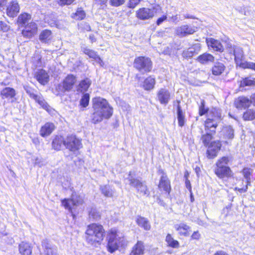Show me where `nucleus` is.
Listing matches in <instances>:
<instances>
[{"instance_id": "obj_1", "label": "nucleus", "mask_w": 255, "mask_h": 255, "mask_svg": "<svg viewBox=\"0 0 255 255\" xmlns=\"http://www.w3.org/2000/svg\"><path fill=\"white\" fill-rule=\"evenodd\" d=\"M203 126L206 132L201 136L203 145L207 147L206 151L207 157L209 159L216 158L222 147L220 140H213L216 134L218 123L213 118L207 117L204 121Z\"/></svg>"}, {"instance_id": "obj_2", "label": "nucleus", "mask_w": 255, "mask_h": 255, "mask_svg": "<svg viewBox=\"0 0 255 255\" xmlns=\"http://www.w3.org/2000/svg\"><path fill=\"white\" fill-rule=\"evenodd\" d=\"M93 109L94 112L91 116V122L97 124L104 119H109L113 113V108L105 99L97 97L93 99Z\"/></svg>"}, {"instance_id": "obj_3", "label": "nucleus", "mask_w": 255, "mask_h": 255, "mask_svg": "<svg viewBox=\"0 0 255 255\" xmlns=\"http://www.w3.org/2000/svg\"><path fill=\"white\" fill-rule=\"evenodd\" d=\"M105 236V230L100 224L93 223L88 225L85 232L87 243L92 246L100 245Z\"/></svg>"}, {"instance_id": "obj_4", "label": "nucleus", "mask_w": 255, "mask_h": 255, "mask_svg": "<svg viewBox=\"0 0 255 255\" xmlns=\"http://www.w3.org/2000/svg\"><path fill=\"white\" fill-rule=\"evenodd\" d=\"M230 158L228 156L220 157L216 162L214 173L220 179L225 180L234 178V173L228 164Z\"/></svg>"}, {"instance_id": "obj_5", "label": "nucleus", "mask_w": 255, "mask_h": 255, "mask_svg": "<svg viewBox=\"0 0 255 255\" xmlns=\"http://www.w3.org/2000/svg\"><path fill=\"white\" fill-rule=\"evenodd\" d=\"M229 53L234 56L235 62L237 66L244 69H249L255 71V63L244 60L245 56L242 48L235 46H231L229 47Z\"/></svg>"}, {"instance_id": "obj_6", "label": "nucleus", "mask_w": 255, "mask_h": 255, "mask_svg": "<svg viewBox=\"0 0 255 255\" xmlns=\"http://www.w3.org/2000/svg\"><path fill=\"white\" fill-rule=\"evenodd\" d=\"M125 243L124 238L120 236L116 229L111 230L107 244V249L109 252L111 253L115 252L119 247L125 246Z\"/></svg>"}, {"instance_id": "obj_7", "label": "nucleus", "mask_w": 255, "mask_h": 255, "mask_svg": "<svg viewBox=\"0 0 255 255\" xmlns=\"http://www.w3.org/2000/svg\"><path fill=\"white\" fill-rule=\"evenodd\" d=\"M133 66L141 73L149 72L152 69V62L148 57L139 56L135 58Z\"/></svg>"}, {"instance_id": "obj_8", "label": "nucleus", "mask_w": 255, "mask_h": 255, "mask_svg": "<svg viewBox=\"0 0 255 255\" xmlns=\"http://www.w3.org/2000/svg\"><path fill=\"white\" fill-rule=\"evenodd\" d=\"M61 203L62 206L65 209H68L69 212L72 213L73 209L83 203V199L81 196L73 193L70 199H64L62 200Z\"/></svg>"}, {"instance_id": "obj_9", "label": "nucleus", "mask_w": 255, "mask_h": 255, "mask_svg": "<svg viewBox=\"0 0 255 255\" xmlns=\"http://www.w3.org/2000/svg\"><path fill=\"white\" fill-rule=\"evenodd\" d=\"M130 175L131 172L129 173L128 177L127 178V179L129 182V185L135 188L138 193L142 195L148 196L149 195V191L145 182L144 181H141L138 179L133 178Z\"/></svg>"}, {"instance_id": "obj_10", "label": "nucleus", "mask_w": 255, "mask_h": 255, "mask_svg": "<svg viewBox=\"0 0 255 255\" xmlns=\"http://www.w3.org/2000/svg\"><path fill=\"white\" fill-rule=\"evenodd\" d=\"M159 10V6L153 7L151 8L143 7L136 11V15L137 17L141 20L148 19L152 18Z\"/></svg>"}, {"instance_id": "obj_11", "label": "nucleus", "mask_w": 255, "mask_h": 255, "mask_svg": "<svg viewBox=\"0 0 255 255\" xmlns=\"http://www.w3.org/2000/svg\"><path fill=\"white\" fill-rule=\"evenodd\" d=\"M65 146L69 150L75 151L82 147V143L75 135H71L65 139Z\"/></svg>"}, {"instance_id": "obj_12", "label": "nucleus", "mask_w": 255, "mask_h": 255, "mask_svg": "<svg viewBox=\"0 0 255 255\" xmlns=\"http://www.w3.org/2000/svg\"><path fill=\"white\" fill-rule=\"evenodd\" d=\"M241 173L246 180V185L243 188H235V190L239 191L241 193L246 192L248 190V186L251 185V176L253 173V169L248 167H244L242 170Z\"/></svg>"}, {"instance_id": "obj_13", "label": "nucleus", "mask_w": 255, "mask_h": 255, "mask_svg": "<svg viewBox=\"0 0 255 255\" xmlns=\"http://www.w3.org/2000/svg\"><path fill=\"white\" fill-rule=\"evenodd\" d=\"M20 10V6L17 0H12L6 6V14L11 17L17 15Z\"/></svg>"}, {"instance_id": "obj_14", "label": "nucleus", "mask_w": 255, "mask_h": 255, "mask_svg": "<svg viewBox=\"0 0 255 255\" xmlns=\"http://www.w3.org/2000/svg\"><path fill=\"white\" fill-rule=\"evenodd\" d=\"M37 31V24L34 22H30L25 25L22 31V34L24 37L30 38L36 34Z\"/></svg>"}, {"instance_id": "obj_15", "label": "nucleus", "mask_w": 255, "mask_h": 255, "mask_svg": "<svg viewBox=\"0 0 255 255\" xmlns=\"http://www.w3.org/2000/svg\"><path fill=\"white\" fill-rule=\"evenodd\" d=\"M251 99L244 96L239 97L234 102L235 107L239 110L247 109L251 106Z\"/></svg>"}, {"instance_id": "obj_16", "label": "nucleus", "mask_w": 255, "mask_h": 255, "mask_svg": "<svg viewBox=\"0 0 255 255\" xmlns=\"http://www.w3.org/2000/svg\"><path fill=\"white\" fill-rule=\"evenodd\" d=\"M206 42L208 47H211L214 51L222 53L224 51V47L221 42L213 38H206Z\"/></svg>"}, {"instance_id": "obj_17", "label": "nucleus", "mask_w": 255, "mask_h": 255, "mask_svg": "<svg viewBox=\"0 0 255 255\" xmlns=\"http://www.w3.org/2000/svg\"><path fill=\"white\" fill-rule=\"evenodd\" d=\"M226 71V66L223 62L216 61L212 66L211 71L213 75L219 76Z\"/></svg>"}, {"instance_id": "obj_18", "label": "nucleus", "mask_w": 255, "mask_h": 255, "mask_svg": "<svg viewBox=\"0 0 255 255\" xmlns=\"http://www.w3.org/2000/svg\"><path fill=\"white\" fill-rule=\"evenodd\" d=\"M157 98L161 104H166L170 98V94L167 89H160L157 92Z\"/></svg>"}, {"instance_id": "obj_19", "label": "nucleus", "mask_w": 255, "mask_h": 255, "mask_svg": "<svg viewBox=\"0 0 255 255\" xmlns=\"http://www.w3.org/2000/svg\"><path fill=\"white\" fill-rule=\"evenodd\" d=\"M29 96L35 100L43 109L49 113L52 114L54 112V110L50 107L42 97L35 94L34 93H29Z\"/></svg>"}, {"instance_id": "obj_20", "label": "nucleus", "mask_w": 255, "mask_h": 255, "mask_svg": "<svg viewBox=\"0 0 255 255\" xmlns=\"http://www.w3.org/2000/svg\"><path fill=\"white\" fill-rule=\"evenodd\" d=\"M42 246L46 255H57L56 247L53 246L47 240H43Z\"/></svg>"}, {"instance_id": "obj_21", "label": "nucleus", "mask_w": 255, "mask_h": 255, "mask_svg": "<svg viewBox=\"0 0 255 255\" xmlns=\"http://www.w3.org/2000/svg\"><path fill=\"white\" fill-rule=\"evenodd\" d=\"M54 129L55 126L53 123H47L41 128L40 134L42 137H46L49 135Z\"/></svg>"}, {"instance_id": "obj_22", "label": "nucleus", "mask_w": 255, "mask_h": 255, "mask_svg": "<svg viewBox=\"0 0 255 255\" xmlns=\"http://www.w3.org/2000/svg\"><path fill=\"white\" fill-rule=\"evenodd\" d=\"M177 118L178 125L179 127L182 128L186 125L187 119H186L185 113L179 105L177 107Z\"/></svg>"}, {"instance_id": "obj_23", "label": "nucleus", "mask_w": 255, "mask_h": 255, "mask_svg": "<svg viewBox=\"0 0 255 255\" xmlns=\"http://www.w3.org/2000/svg\"><path fill=\"white\" fill-rule=\"evenodd\" d=\"M77 81L76 77L73 75H68L64 79L63 82L67 91H70L73 88Z\"/></svg>"}, {"instance_id": "obj_24", "label": "nucleus", "mask_w": 255, "mask_h": 255, "mask_svg": "<svg viewBox=\"0 0 255 255\" xmlns=\"http://www.w3.org/2000/svg\"><path fill=\"white\" fill-rule=\"evenodd\" d=\"M197 61L202 64H207L209 62H213L215 57L213 55L208 53H204L199 55L196 59Z\"/></svg>"}, {"instance_id": "obj_25", "label": "nucleus", "mask_w": 255, "mask_h": 255, "mask_svg": "<svg viewBox=\"0 0 255 255\" xmlns=\"http://www.w3.org/2000/svg\"><path fill=\"white\" fill-rule=\"evenodd\" d=\"M83 51L85 54L87 55L89 58L94 59L101 66H103L104 63L103 61L95 51L88 48H84Z\"/></svg>"}, {"instance_id": "obj_26", "label": "nucleus", "mask_w": 255, "mask_h": 255, "mask_svg": "<svg viewBox=\"0 0 255 255\" xmlns=\"http://www.w3.org/2000/svg\"><path fill=\"white\" fill-rule=\"evenodd\" d=\"M194 29L187 25H182L177 29V34L180 36H185L195 32Z\"/></svg>"}, {"instance_id": "obj_27", "label": "nucleus", "mask_w": 255, "mask_h": 255, "mask_svg": "<svg viewBox=\"0 0 255 255\" xmlns=\"http://www.w3.org/2000/svg\"><path fill=\"white\" fill-rule=\"evenodd\" d=\"M19 251L21 255H31L32 253V247L28 243L21 242L19 245Z\"/></svg>"}, {"instance_id": "obj_28", "label": "nucleus", "mask_w": 255, "mask_h": 255, "mask_svg": "<svg viewBox=\"0 0 255 255\" xmlns=\"http://www.w3.org/2000/svg\"><path fill=\"white\" fill-rule=\"evenodd\" d=\"M223 134L225 139L230 140L234 137V130L231 126H224L222 127Z\"/></svg>"}, {"instance_id": "obj_29", "label": "nucleus", "mask_w": 255, "mask_h": 255, "mask_svg": "<svg viewBox=\"0 0 255 255\" xmlns=\"http://www.w3.org/2000/svg\"><path fill=\"white\" fill-rule=\"evenodd\" d=\"M144 251V246L141 241H138L133 246L130 255H142Z\"/></svg>"}, {"instance_id": "obj_30", "label": "nucleus", "mask_w": 255, "mask_h": 255, "mask_svg": "<svg viewBox=\"0 0 255 255\" xmlns=\"http://www.w3.org/2000/svg\"><path fill=\"white\" fill-rule=\"evenodd\" d=\"M36 78L40 84L44 85L48 82L49 76L45 71L40 70L37 73Z\"/></svg>"}, {"instance_id": "obj_31", "label": "nucleus", "mask_w": 255, "mask_h": 255, "mask_svg": "<svg viewBox=\"0 0 255 255\" xmlns=\"http://www.w3.org/2000/svg\"><path fill=\"white\" fill-rule=\"evenodd\" d=\"M136 224L145 230L148 231L150 229L151 226L148 220L143 217L137 216L136 219Z\"/></svg>"}, {"instance_id": "obj_32", "label": "nucleus", "mask_w": 255, "mask_h": 255, "mask_svg": "<svg viewBox=\"0 0 255 255\" xmlns=\"http://www.w3.org/2000/svg\"><path fill=\"white\" fill-rule=\"evenodd\" d=\"M158 187L160 190H163L168 193H169L170 186L166 176L163 175L161 176Z\"/></svg>"}, {"instance_id": "obj_33", "label": "nucleus", "mask_w": 255, "mask_h": 255, "mask_svg": "<svg viewBox=\"0 0 255 255\" xmlns=\"http://www.w3.org/2000/svg\"><path fill=\"white\" fill-rule=\"evenodd\" d=\"M155 84V78L151 76H149L144 80L142 87L145 90L149 91L153 89Z\"/></svg>"}, {"instance_id": "obj_34", "label": "nucleus", "mask_w": 255, "mask_h": 255, "mask_svg": "<svg viewBox=\"0 0 255 255\" xmlns=\"http://www.w3.org/2000/svg\"><path fill=\"white\" fill-rule=\"evenodd\" d=\"M52 144L55 150H59L63 145H65V139L61 136H56L53 139Z\"/></svg>"}, {"instance_id": "obj_35", "label": "nucleus", "mask_w": 255, "mask_h": 255, "mask_svg": "<svg viewBox=\"0 0 255 255\" xmlns=\"http://www.w3.org/2000/svg\"><path fill=\"white\" fill-rule=\"evenodd\" d=\"M100 190L102 193L107 197H113L115 193V190L109 185L101 186Z\"/></svg>"}, {"instance_id": "obj_36", "label": "nucleus", "mask_w": 255, "mask_h": 255, "mask_svg": "<svg viewBox=\"0 0 255 255\" xmlns=\"http://www.w3.org/2000/svg\"><path fill=\"white\" fill-rule=\"evenodd\" d=\"M15 94V90L10 87L5 88L1 91V96L3 98H12Z\"/></svg>"}, {"instance_id": "obj_37", "label": "nucleus", "mask_w": 255, "mask_h": 255, "mask_svg": "<svg viewBox=\"0 0 255 255\" xmlns=\"http://www.w3.org/2000/svg\"><path fill=\"white\" fill-rule=\"evenodd\" d=\"M52 39V33L50 30H43L39 35V40L44 43H47Z\"/></svg>"}, {"instance_id": "obj_38", "label": "nucleus", "mask_w": 255, "mask_h": 255, "mask_svg": "<svg viewBox=\"0 0 255 255\" xmlns=\"http://www.w3.org/2000/svg\"><path fill=\"white\" fill-rule=\"evenodd\" d=\"M209 111V108L206 106V103L204 100H201L198 106V115L200 117L207 115Z\"/></svg>"}, {"instance_id": "obj_39", "label": "nucleus", "mask_w": 255, "mask_h": 255, "mask_svg": "<svg viewBox=\"0 0 255 255\" xmlns=\"http://www.w3.org/2000/svg\"><path fill=\"white\" fill-rule=\"evenodd\" d=\"M31 15L27 13H23L18 16L17 22L21 25L27 24L29 23V21L31 19Z\"/></svg>"}, {"instance_id": "obj_40", "label": "nucleus", "mask_w": 255, "mask_h": 255, "mask_svg": "<svg viewBox=\"0 0 255 255\" xmlns=\"http://www.w3.org/2000/svg\"><path fill=\"white\" fill-rule=\"evenodd\" d=\"M176 230L178 231V233L180 235L185 236H188L190 234V228L186 224H181L176 228Z\"/></svg>"}, {"instance_id": "obj_41", "label": "nucleus", "mask_w": 255, "mask_h": 255, "mask_svg": "<svg viewBox=\"0 0 255 255\" xmlns=\"http://www.w3.org/2000/svg\"><path fill=\"white\" fill-rule=\"evenodd\" d=\"M244 121H252L255 119V112L252 109L246 110L243 114Z\"/></svg>"}, {"instance_id": "obj_42", "label": "nucleus", "mask_w": 255, "mask_h": 255, "mask_svg": "<svg viewBox=\"0 0 255 255\" xmlns=\"http://www.w3.org/2000/svg\"><path fill=\"white\" fill-rule=\"evenodd\" d=\"M91 84V80L88 79L86 78L83 80H82L79 85V87L80 89H81V91H86L88 88H89Z\"/></svg>"}, {"instance_id": "obj_43", "label": "nucleus", "mask_w": 255, "mask_h": 255, "mask_svg": "<svg viewBox=\"0 0 255 255\" xmlns=\"http://www.w3.org/2000/svg\"><path fill=\"white\" fill-rule=\"evenodd\" d=\"M90 96L89 94H85L82 96L80 100V105L84 108H86L89 105Z\"/></svg>"}, {"instance_id": "obj_44", "label": "nucleus", "mask_w": 255, "mask_h": 255, "mask_svg": "<svg viewBox=\"0 0 255 255\" xmlns=\"http://www.w3.org/2000/svg\"><path fill=\"white\" fill-rule=\"evenodd\" d=\"M85 16V13L81 8H78L77 11L74 14L73 17L77 20H82Z\"/></svg>"}, {"instance_id": "obj_45", "label": "nucleus", "mask_w": 255, "mask_h": 255, "mask_svg": "<svg viewBox=\"0 0 255 255\" xmlns=\"http://www.w3.org/2000/svg\"><path fill=\"white\" fill-rule=\"evenodd\" d=\"M55 91V94L56 95H59L63 94L66 91H67V90L66 89V87H65L63 82L59 84L56 86Z\"/></svg>"}, {"instance_id": "obj_46", "label": "nucleus", "mask_w": 255, "mask_h": 255, "mask_svg": "<svg viewBox=\"0 0 255 255\" xmlns=\"http://www.w3.org/2000/svg\"><path fill=\"white\" fill-rule=\"evenodd\" d=\"M243 84L245 86H255V79H251L248 77L243 79Z\"/></svg>"}, {"instance_id": "obj_47", "label": "nucleus", "mask_w": 255, "mask_h": 255, "mask_svg": "<svg viewBox=\"0 0 255 255\" xmlns=\"http://www.w3.org/2000/svg\"><path fill=\"white\" fill-rule=\"evenodd\" d=\"M166 242L168 246L173 248L175 247V241L170 234L166 236Z\"/></svg>"}, {"instance_id": "obj_48", "label": "nucleus", "mask_w": 255, "mask_h": 255, "mask_svg": "<svg viewBox=\"0 0 255 255\" xmlns=\"http://www.w3.org/2000/svg\"><path fill=\"white\" fill-rule=\"evenodd\" d=\"M126 0H110L109 2L112 6H119L123 4Z\"/></svg>"}, {"instance_id": "obj_49", "label": "nucleus", "mask_w": 255, "mask_h": 255, "mask_svg": "<svg viewBox=\"0 0 255 255\" xmlns=\"http://www.w3.org/2000/svg\"><path fill=\"white\" fill-rule=\"evenodd\" d=\"M74 1V0H58V3L60 5H69Z\"/></svg>"}, {"instance_id": "obj_50", "label": "nucleus", "mask_w": 255, "mask_h": 255, "mask_svg": "<svg viewBox=\"0 0 255 255\" xmlns=\"http://www.w3.org/2000/svg\"><path fill=\"white\" fill-rule=\"evenodd\" d=\"M141 0H129V7L134 8L137 4L139 3Z\"/></svg>"}, {"instance_id": "obj_51", "label": "nucleus", "mask_w": 255, "mask_h": 255, "mask_svg": "<svg viewBox=\"0 0 255 255\" xmlns=\"http://www.w3.org/2000/svg\"><path fill=\"white\" fill-rule=\"evenodd\" d=\"M3 240L6 242L7 244H11L13 242V240L11 237L5 236Z\"/></svg>"}, {"instance_id": "obj_52", "label": "nucleus", "mask_w": 255, "mask_h": 255, "mask_svg": "<svg viewBox=\"0 0 255 255\" xmlns=\"http://www.w3.org/2000/svg\"><path fill=\"white\" fill-rule=\"evenodd\" d=\"M0 28L4 31H7L8 29L7 25L2 21H0Z\"/></svg>"}, {"instance_id": "obj_53", "label": "nucleus", "mask_w": 255, "mask_h": 255, "mask_svg": "<svg viewBox=\"0 0 255 255\" xmlns=\"http://www.w3.org/2000/svg\"><path fill=\"white\" fill-rule=\"evenodd\" d=\"M185 186L186 188L189 190V191L191 192L192 191V186L190 183L189 180H185Z\"/></svg>"}, {"instance_id": "obj_54", "label": "nucleus", "mask_w": 255, "mask_h": 255, "mask_svg": "<svg viewBox=\"0 0 255 255\" xmlns=\"http://www.w3.org/2000/svg\"><path fill=\"white\" fill-rule=\"evenodd\" d=\"M47 21L51 26H55L57 27H58V21H56V20L49 21L48 19H47Z\"/></svg>"}, {"instance_id": "obj_55", "label": "nucleus", "mask_w": 255, "mask_h": 255, "mask_svg": "<svg viewBox=\"0 0 255 255\" xmlns=\"http://www.w3.org/2000/svg\"><path fill=\"white\" fill-rule=\"evenodd\" d=\"M166 19V16H163L161 17L158 18L156 21V24L159 25H160L164 20Z\"/></svg>"}, {"instance_id": "obj_56", "label": "nucleus", "mask_w": 255, "mask_h": 255, "mask_svg": "<svg viewBox=\"0 0 255 255\" xmlns=\"http://www.w3.org/2000/svg\"><path fill=\"white\" fill-rule=\"evenodd\" d=\"M200 236V235L198 233V232H195L192 235V238L193 239L198 240L199 239Z\"/></svg>"}, {"instance_id": "obj_57", "label": "nucleus", "mask_w": 255, "mask_h": 255, "mask_svg": "<svg viewBox=\"0 0 255 255\" xmlns=\"http://www.w3.org/2000/svg\"><path fill=\"white\" fill-rule=\"evenodd\" d=\"M214 255H228V254L223 251H218Z\"/></svg>"}, {"instance_id": "obj_58", "label": "nucleus", "mask_w": 255, "mask_h": 255, "mask_svg": "<svg viewBox=\"0 0 255 255\" xmlns=\"http://www.w3.org/2000/svg\"><path fill=\"white\" fill-rule=\"evenodd\" d=\"M94 211H93V212L91 211L90 213V216H92L93 218L94 219H95V220H97L100 217L99 215H94Z\"/></svg>"}, {"instance_id": "obj_59", "label": "nucleus", "mask_w": 255, "mask_h": 255, "mask_svg": "<svg viewBox=\"0 0 255 255\" xmlns=\"http://www.w3.org/2000/svg\"><path fill=\"white\" fill-rule=\"evenodd\" d=\"M251 101H252V103H253V105L255 107V93L252 94L251 97Z\"/></svg>"}, {"instance_id": "obj_60", "label": "nucleus", "mask_w": 255, "mask_h": 255, "mask_svg": "<svg viewBox=\"0 0 255 255\" xmlns=\"http://www.w3.org/2000/svg\"><path fill=\"white\" fill-rule=\"evenodd\" d=\"M189 176V173L188 172V171L187 170H186L184 172V178L185 179V180H189L188 179Z\"/></svg>"}, {"instance_id": "obj_61", "label": "nucleus", "mask_w": 255, "mask_h": 255, "mask_svg": "<svg viewBox=\"0 0 255 255\" xmlns=\"http://www.w3.org/2000/svg\"><path fill=\"white\" fill-rule=\"evenodd\" d=\"M7 236V233L4 232H0V239H3L5 236Z\"/></svg>"}, {"instance_id": "obj_62", "label": "nucleus", "mask_w": 255, "mask_h": 255, "mask_svg": "<svg viewBox=\"0 0 255 255\" xmlns=\"http://www.w3.org/2000/svg\"><path fill=\"white\" fill-rule=\"evenodd\" d=\"M6 2V0H0V6L3 5Z\"/></svg>"}, {"instance_id": "obj_63", "label": "nucleus", "mask_w": 255, "mask_h": 255, "mask_svg": "<svg viewBox=\"0 0 255 255\" xmlns=\"http://www.w3.org/2000/svg\"><path fill=\"white\" fill-rule=\"evenodd\" d=\"M26 93L27 94H28L29 95V93H33L30 90H28V89H26Z\"/></svg>"}, {"instance_id": "obj_64", "label": "nucleus", "mask_w": 255, "mask_h": 255, "mask_svg": "<svg viewBox=\"0 0 255 255\" xmlns=\"http://www.w3.org/2000/svg\"><path fill=\"white\" fill-rule=\"evenodd\" d=\"M90 38L91 39L92 42L95 41V39L94 38L93 36H90Z\"/></svg>"}]
</instances>
